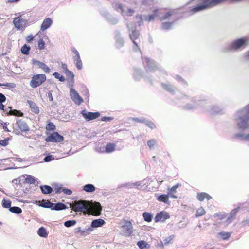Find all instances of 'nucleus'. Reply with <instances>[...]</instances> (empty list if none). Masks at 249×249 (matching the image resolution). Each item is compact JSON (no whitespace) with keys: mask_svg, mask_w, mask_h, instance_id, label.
<instances>
[{"mask_svg":"<svg viewBox=\"0 0 249 249\" xmlns=\"http://www.w3.org/2000/svg\"><path fill=\"white\" fill-rule=\"evenodd\" d=\"M181 99L186 101L190 100L193 103H187L184 106V108L187 110H194L201 108L204 111H207L211 114L214 115L223 113V109L216 105H207V102L205 99L196 100L192 97H189L185 95H182Z\"/></svg>","mask_w":249,"mask_h":249,"instance_id":"1","label":"nucleus"},{"mask_svg":"<svg viewBox=\"0 0 249 249\" xmlns=\"http://www.w3.org/2000/svg\"><path fill=\"white\" fill-rule=\"evenodd\" d=\"M142 62L146 74L144 76H143L140 69L134 68L133 76L136 80H139L143 77L146 81L152 84V79L149 77L148 75L149 74L155 73L157 71H158L162 74L166 73L165 71L160 67L154 61L148 57H145L143 58Z\"/></svg>","mask_w":249,"mask_h":249,"instance_id":"2","label":"nucleus"},{"mask_svg":"<svg viewBox=\"0 0 249 249\" xmlns=\"http://www.w3.org/2000/svg\"><path fill=\"white\" fill-rule=\"evenodd\" d=\"M238 128L244 131L249 127V104L238 110L234 115Z\"/></svg>","mask_w":249,"mask_h":249,"instance_id":"3","label":"nucleus"},{"mask_svg":"<svg viewBox=\"0 0 249 249\" xmlns=\"http://www.w3.org/2000/svg\"><path fill=\"white\" fill-rule=\"evenodd\" d=\"M249 44L247 37H242L235 39L222 49L223 53L238 52L242 50Z\"/></svg>","mask_w":249,"mask_h":249,"instance_id":"4","label":"nucleus"},{"mask_svg":"<svg viewBox=\"0 0 249 249\" xmlns=\"http://www.w3.org/2000/svg\"><path fill=\"white\" fill-rule=\"evenodd\" d=\"M126 26L129 31V36L130 39L133 43V50L135 52L140 51L137 41H139L140 33L136 29V25L134 23L127 24Z\"/></svg>","mask_w":249,"mask_h":249,"instance_id":"5","label":"nucleus"},{"mask_svg":"<svg viewBox=\"0 0 249 249\" xmlns=\"http://www.w3.org/2000/svg\"><path fill=\"white\" fill-rule=\"evenodd\" d=\"M70 207L76 212H85L89 210V201L85 200L75 201L70 203Z\"/></svg>","mask_w":249,"mask_h":249,"instance_id":"6","label":"nucleus"},{"mask_svg":"<svg viewBox=\"0 0 249 249\" xmlns=\"http://www.w3.org/2000/svg\"><path fill=\"white\" fill-rule=\"evenodd\" d=\"M46 80V76L44 74L34 75L30 82V85L33 88H36L42 84Z\"/></svg>","mask_w":249,"mask_h":249,"instance_id":"7","label":"nucleus"},{"mask_svg":"<svg viewBox=\"0 0 249 249\" xmlns=\"http://www.w3.org/2000/svg\"><path fill=\"white\" fill-rule=\"evenodd\" d=\"M102 207L99 202H95L90 204L89 202V210L87 212L94 216H99L101 214Z\"/></svg>","mask_w":249,"mask_h":249,"instance_id":"8","label":"nucleus"},{"mask_svg":"<svg viewBox=\"0 0 249 249\" xmlns=\"http://www.w3.org/2000/svg\"><path fill=\"white\" fill-rule=\"evenodd\" d=\"M160 12V17H159V19L160 20H172V21H176L178 18L176 15L175 12L174 11H170L167 12L165 13L164 15H162L163 13L162 12V10H159Z\"/></svg>","mask_w":249,"mask_h":249,"instance_id":"9","label":"nucleus"},{"mask_svg":"<svg viewBox=\"0 0 249 249\" xmlns=\"http://www.w3.org/2000/svg\"><path fill=\"white\" fill-rule=\"evenodd\" d=\"M114 8L117 11H120L123 14L127 16H131L134 12L133 9L130 8L126 9L122 4L119 3L115 4Z\"/></svg>","mask_w":249,"mask_h":249,"instance_id":"10","label":"nucleus"},{"mask_svg":"<svg viewBox=\"0 0 249 249\" xmlns=\"http://www.w3.org/2000/svg\"><path fill=\"white\" fill-rule=\"evenodd\" d=\"M64 140V137L59 135L57 132H54L49 136H48L45 141L46 142H60Z\"/></svg>","mask_w":249,"mask_h":249,"instance_id":"11","label":"nucleus"},{"mask_svg":"<svg viewBox=\"0 0 249 249\" xmlns=\"http://www.w3.org/2000/svg\"><path fill=\"white\" fill-rule=\"evenodd\" d=\"M70 96L72 101L77 105H79L83 102L82 98L78 93L72 88L70 89Z\"/></svg>","mask_w":249,"mask_h":249,"instance_id":"12","label":"nucleus"},{"mask_svg":"<svg viewBox=\"0 0 249 249\" xmlns=\"http://www.w3.org/2000/svg\"><path fill=\"white\" fill-rule=\"evenodd\" d=\"M81 113L87 121L95 119L100 116V113L98 112H87L86 110H83Z\"/></svg>","mask_w":249,"mask_h":249,"instance_id":"13","label":"nucleus"},{"mask_svg":"<svg viewBox=\"0 0 249 249\" xmlns=\"http://www.w3.org/2000/svg\"><path fill=\"white\" fill-rule=\"evenodd\" d=\"M100 13L109 23L114 25L118 22L119 20L117 18L112 17L107 11L103 10Z\"/></svg>","mask_w":249,"mask_h":249,"instance_id":"14","label":"nucleus"},{"mask_svg":"<svg viewBox=\"0 0 249 249\" xmlns=\"http://www.w3.org/2000/svg\"><path fill=\"white\" fill-rule=\"evenodd\" d=\"M169 218L170 215L169 213L164 211H162L157 213L155 217V221L156 222H163Z\"/></svg>","mask_w":249,"mask_h":249,"instance_id":"15","label":"nucleus"},{"mask_svg":"<svg viewBox=\"0 0 249 249\" xmlns=\"http://www.w3.org/2000/svg\"><path fill=\"white\" fill-rule=\"evenodd\" d=\"M26 21L25 19L21 18L20 17H18L14 18L13 24L17 30H20L25 25Z\"/></svg>","mask_w":249,"mask_h":249,"instance_id":"16","label":"nucleus"},{"mask_svg":"<svg viewBox=\"0 0 249 249\" xmlns=\"http://www.w3.org/2000/svg\"><path fill=\"white\" fill-rule=\"evenodd\" d=\"M32 63L34 65L37 66L39 68L41 69L45 73H49L50 69L45 64L34 58L32 59Z\"/></svg>","mask_w":249,"mask_h":249,"instance_id":"17","label":"nucleus"},{"mask_svg":"<svg viewBox=\"0 0 249 249\" xmlns=\"http://www.w3.org/2000/svg\"><path fill=\"white\" fill-rule=\"evenodd\" d=\"M115 45L117 48H120L124 46V39L121 37V33L119 31L115 32Z\"/></svg>","mask_w":249,"mask_h":249,"instance_id":"18","label":"nucleus"},{"mask_svg":"<svg viewBox=\"0 0 249 249\" xmlns=\"http://www.w3.org/2000/svg\"><path fill=\"white\" fill-rule=\"evenodd\" d=\"M4 112L8 116L13 115L19 117L23 116V113L22 112L16 109H12L11 107H8L7 108L4 109Z\"/></svg>","mask_w":249,"mask_h":249,"instance_id":"19","label":"nucleus"},{"mask_svg":"<svg viewBox=\"0 0 249 249\" xmlns=\"http://www.w3.org/2000/svg\"><path fill=\"white\" fill-rule=\"evenodd\" d=\"M124 231V235L126 236H129L133 231L132 224L130 221H126L125 224L122 226Z\"/></svg>","mask_w":249,"mask_h":249,"instance_id":"20","label":"nucleus"},{"mask_svg":"<svg viewBox=\"0 0 249 249\" xmlns=\"http://www.w3.org/2000/svg\"><path fill=\"white\" fill-rule=\"evenodd\" d=\"M16 123L19 129L21 132H25L29 130V127L25 121L20 119H18Z\"/></svg>","mask_w":249,"mask_h":249,"instance_id":"21","label":"nucleus"},{"mask_svg":"<svg viewBox=\"0 0 249 249\" xmlns=\"http://www.w3.org/2000/svg\"><path fill=\"white\" fill-rule=\"evenodd\" d=\"M53 24V20L50 18H45L40 26V31H44L51 27Z\"/></svg>","mask_w":249,"mask_h":249,"instance_id":"22","label":"nucleus"},{"mask_svg":"<svg viewBox=\"0 0 249 249\" xmlns=\"http://www.w3.org/2000/svg\"><path fill=\"white\" fill-rule=\"evenodd\" d=\"M160 12L158 9L155 10L154 13L149 15H144L143 18L146 21H150L153 20L155 18H159Z\"/></svg>","mask_w":249,"mask_h":249,"instance_id":"23","label":"nucleus"},{"mask_svg":"<svg viewBox=\"0 0 249 249\" xmlns=\"http://www.w3.org/2000/svg\"><path fill=\"white\" fill-rule=\"evenodd\" d=\"M105 224V221L102 219H97L93 220L91 223V226L93 228H97L103 226Z\"/></svg>","mask_w":249,"mask_h":249,"instance_id":"24","label":"nucleus"},{"mask_svg":"<svg viewBox=\"0 0 249 249\" xmlns=\"http://www.w3.org/2000/svg\"><path fill=\"white\" fill-rule=\"evenodd\" d=\"M67 208V206L65 204L62 202H58L56 203H54V205L53 206V207L52 208V210L55 211H60L65 210Z\"/></svg>","mask_w":249,"mask_h":249,"instance_id":"25","label":"nucleus"},{"mask_svg":"<svg viewBox=\"0 0 249 249\" xmlns=\"http://www.w3.org/2000/svg\"><path fill=\"white\" fill-rule=\"evenodd\" d=\"M197 198L200 201H202L204 199L210 200L212 199V197L207 193L205 192L198 193L197 194Z\"/></svg>","mask_w":249,"mask_h":249,"instance_id":"26","label":"nucleus"},{"mask_svg":"<svg viewBox=\"0 0 249 249\" xmlns=\"http://www.w3.org/2000/svg\"><path fill=\"white\" fill-rule=\"evenodd\" d=\"M27 103L29 104L31 110L36 114L39 112V109L36 104L32 101L28 100Z\"/></svg>","mask_w":249,"mask_h":249,"instance_id":"27","label":"nucleus"},{"mask_svg":"<svg viewBox=\"0 0 249 249\" xmlns=\"http://www.w3.org/2000/svg\"><path fill=\"white\" fill-rule=\"evenodd\" d=\"M40 188L42 193L44 194H49L51 193L53 191L52 188L47 185H41L40 186Z\"/></svg>","mask_w":249,"mask_h":249,"instance_id":"28","label":"nucleus"},{"mask_svg":"<svg viewBox=\"0 0 249 249\" xmlns=\"http://www.w3.org/2000/svg\"><path fill=\"white\" fill-rule=\"evenodd\" d=\"M162 88L167 90V91L169 92L171 94H175V88L170 84H164L162 83L161 84Z\"/></svg>","mask_w":249,"mask_h":249,"instance_id":"29","label":"nucleus"},{"mask_svg":"<svg viewBox=\"0 0 249 249\" xmlns=\"http://www.w3.org/2000/svg\"><path fill=\"white\" fill-rule=\"evenodd\" d=\"M95 187L92 184H87L83 186V190L87 193H92L95 191Z\"/></svg>","mask_w":249,"mask_h":249,"instance_id":"30","label":"nucleus"},{"mask_svg":"<svg viewBox=\"0 0 249 249\" xmlns=\"http://www.w3.org/2000/svg\"><path fill=\"white\" fill-rule=\"evenodd\" d=\"M155 196L159 201L165 203H167L168 201V196L167 195L162 194L158 196V194H155Z\"/></svg>","mask_w":249,"mask_h":249,"instance_id":"31","label":"nucleus"},{"mask_svg":"<svg viewBox=\"0 0 249 249\" xmlns=\"http://www.w3.org/2000/svg\"><path fill=\"white\" fill-rule=\"evenodd\" d=\"M37 234L40 237L44 238L46 237L48 235L47 231L43 227H41L39 228L37 231Z\"/></svg>","mask_w":249,"mask_h":249,"instance_id":"32","label":"nucleus"},{"mask_svg":"<svg viewBox=\"0 0 249 249\" xmlns=\"http://www.w3.org/2000/svg\"><path fill=\"white\" fill-rule=\"evenodd\" d=\"M175 21H172L170 22H165L162 23L161 28L165 30H170L172 28Z\"/></svg>","mask_w":249,"mask_h":249,"instance_id":"33","label":"nucleus"},{"mask_svg":"<svg viewBox=\"0 0 249 249\" xmlns=\"http://www.w3.org/2000/svg\"><path fill=\"white\" fill-rule=\"evenodd\" d=\"M9 210L10 212L17 214H20L22 211L20 207L17 206L10 207Z\"/></svg>","mask_w":249,"mask_h":249,"instance_id":"34","label":"nucleus"},{"mask_svg":"<svg viewBox=\"0 0 249 249\" xmlns=\"http://www.w3.org/2000/svg\"><path fill=\"white\" fill-rule=\"evenodd\" d=\"M54 203L51 202L49 201H43L42 203L39 205L40 206L43 208H52L53 207Z\"/></svg>","mask_w":249,"mask_h":249,"instance_id":"35","label":"nucleus"},{"mask_svg":"<svg viewBox=\"0 0 249 249\" xmlns=\"http://www.w3.org/2000/svg\"><path fill=\"white\" fill-rule=\"evenodd\" d=\"M115 145L114 143H107L105 148V151L107 153H111L115 150Z\"/></svg>","mask_w":249,"mask_h":249,"instance_id":"36","label":"nucleus"},{"mask_svg":"<svg viewBox=\"0 0 249 249\" xmlns=\"http://www.w3.org/2000/svg\"><path fill=\"white\" fill-rule=\"evenodd\" d=\"M142 216L144 220L147 222H150L152 220L153 215L149 213L144 212Z\"/></svg>","mask_w":249,"mask_h":249,"instance_id":"37","label":"nucleus"},{"mask_svg":"<svg viewBox=\"0 0 249 249\" xmlns=\"http://www.w3.org/2000/svg\"><path fill=\"white\" fill-rule=\"evenodd\" d=\"M206 213V211L203 207H200L198 208L195 214V217L197 218L200 216L204 215Z\"/></svg>","mask_w":249,"mask_h":249,"instance_id":"38","label":"nucleus"},{"mask_svg":"<svg viewBox=\"0 0 249 249\" xmlns=\"http://www.w3.org/2000/svg\"><path fill=\"white\" fill-rule=\"evenodd\" d=\"M30 47L26 44H24L21 48V52L22 54L27 55L29 53Z\"/></svg>","mask_w":249,"mask_h":249,"instance_id":"39","label":"nucleus"},{"mask_svg":"<svg viewBox=\"0 0 249 249\" xmlns=\"http://www.w3.org/2000/svg\"><path fill=\"white\" fill-rule=\"evenodd\" d=\"M73 61L75 63L77 68L78 70H81L82 68V63L80 57L73 58Z\"/></svg>","mask_w":249,"mask_h":249,"instance_id":"40","label":"nucleus"},{"mask_svg":"<svg viewBox=\"0 0 249 249\" xmlns=\"http://www.w3.org/2000/svg\"><path fill=\"white\" fill-rule=\"evenodd\" d=\"M25 182L29 184H34L36 181V178L34 177L27 175H26V177L25 179Z\"/></svg>","mask_w":249,"mask_h":249,"instance_id":"41","label":"nucleus"},{"mask_svg":"<svg viewBox=\"0 0 249 249\" xmlns=\"http://www.w3.org/2000/svg\"><path fill=\"white\" fill-rule=\"evenodd\" d=\"M147 144L150 150H153L155 149V146L156 144V141L154 139H150L147 141Z\"/></svg>","mask_w":249,"mask_h":249,"instance_id":"42","label":"nucleus"},{"mask_svg":"<svg viewBox=\"0 0 249 249\" xmlns=\"http://www.w3.org/2000/svg\"><path fill=\"white\" fill-rule=\"evenodd\" d=\"M11 202L10 200L3 199L2 201V206L5 208H9L11 207Z\"/></svg>","mask_w":249,"mask_h":249,"instance_id":"43","label":"nucleus"},{"mask_svg":"<svg viewBox=\"0 0 249 249\" xmlns=\"http://www.w3.org/2000/svg\"><path fill=\"white\" fill-rule=\"evenodd\" d=\"M76 223V221L75 220H70L65 221L64 223V225L66 227H71L74 226Z\"/></svg>","mask_w":249,"mask_h":249,"instance_id":"44","label":"nucleus"},{"mask_svg":"<svg viewBox=\"0 0 249 249\" xmlns=\"http://www.w3.org/2000/svg\"><path fill=\"white\" fill-rule=\"evenodd\" d=\"M218 234L223 240L228 239L231 235V232H226L224 231L220 232Z\"/></svg>","mask_w":249,"mask_h":249,"instance_id":"45","label":"nucleus"},{"mask_svg":"<svg viewBox=\"0 0 249 249\" xmlns=\"http://www.w3.org/2000/svg\"><path fill=\"white\" fill-rule=\"evenodd\" d=\"M137 244L140 249H146L147 246L148 245V244L144 241H138Z\"/></svg>","mask_w":249,"mask_h":249,"instance_id":"46","label":"nucleus"},{"mask_svg":"<svg viewBox=\"0 0 249 249\" xmlns=\"http://www.w3.org/2000/svg\"><path fill=\"white\" fill-rule=\"evenodd\" d=\"M245 134L243 133H239L235 134L233 136V138L235 139H238L240 140H245Z\"/></svg>","mask_w":249,"mask_h":249,"instance_id":"47","label":"nucleus"},{"mask_svg":"<svg viewBox=\"0 0 249 249\" xmlns=\"http://www.w3.org/2000/svg\"><path fill=\"white\" fill-rule=\"evenodd\" d=\"M239 209H240V207H237L231 210L229 216L234 219Z\"/></svg>","mask_w":249,"mask_h":249,"instance_id":"48","label":"nucleus"},{"mask_svg":"<svg viewBox=\"0 0 249 249\" xmlns=\"http://www.w3.org/2000/svg\"><path fill=\"white\" fill-rule=\"evenodd\" d=\"M64 73L68 77L71 78V82H74V75L72 72L69 70H67V71H64Z\"/></svg>","mask_w":249,"mask_h":249,"instance_id":"49","label":"nucleus"},{"mask_svg":"<svg viewBox=\"0 0 249 249\" xmlns=\"http://www.w3.org/2000/svg\"><path fill=\"white\" fill-rule=\"evenodd\" d=\"M142 181H138L134 183H131V184H127L126 185V186L129 187L130 188H134V187H139L141 185H142Z\"/></svg>","mask_w":249,"mask_h":249,"instance_id":"50","label":"nucleus"},{"mask_svg":"<svg viewBox=\"0 0 249 249\" xmlns=\"http://www.w3.org/2000/svg\"><path fill=\"white\" fill-rule=\"evenodd\" d=\"M53 75L54 76L55 78L58 79L61 82H64L65 80V77L63 75L60 74L57 72H54L53 74Z\"/></svg>","mask_w":249,"mask_h":249,"instance_id":"51","label":"nucleus"},{"mask_svg":"<svg viewBox=\"0 0 249 249\" xmlns=\"http://www.w3.org/2000/svg\"><path fill=\"white\" fill-rule=\"evenodd\" d=\"M136 20L137 21L138 24L139 26L143 24V18L142 15H137L135 17Z\"/></svg>","mask_w":249,"mask_h":249,"instance_id":"52","label":"nucleus"},{"mask_svg":"<svg viewBox=\"0 0 249 249\" xmlns=\"http://www.w3.org/2000/svg\"><path fill=\"white\" fill-rule=\"evenodd\" d=\"M240 224L241 227H247L249 226V218H246L243 219V220L240 222Z\"/></svg>","mask_w":249,"mask_h":249,"instance_id":"53","label":"nucleus"},{"mask_svg":"<svg viewBox=\"0 0 249 249\" xmlns=\"http://www.w3.org/2000/svg\"><path fill=\"white\" fill-rule=\"evenodd\" d=\"M145 124L148 127L152 129L155 128L156 127L154 123L150 121L146 120Z\"/></svg>","mask_w":249,"mask_h":249,"instance_id":"54","label":"nucleus"},{"mask_svg":"<svg viewBox=\"0 0 249 249\" xmlns=\"http://www.w3.org/2000/svg\"><path fill=\"white\" fill-rule=\"evenodd\" d=\"M180 186V184L178 183L177 184L173 186L170 189H168V192L175 193L176 192V190L177 188Z\"/></svg>","mask_w":249,"mask_h":249,"instance_id":"55","label":"nucleus"},{"mask_svg":"<svg viewBox=\"0 0 249 249\" xmlns=\"http://www.w3.org/2000/svg\"><path fill=\"white\" fill-rule=\"evenodd\" d=\"M45 43L42 39H40L38 42V47L39 50H41L44 48Z\"/></svg>","mask_w":249,"mask_h":249,"instance_id":"56","label":"nucleus"},{"mask_svg":"<svg viewBox=\"0 0 249 249\" xmlns=\"http://www.w3.org/2000/svg\"><path fill=\"white\" fill-rule=\"evenodd\" d=\"M62 190V185L61 184H56L54 187V191L56 193H60Z\"/></svg>","mask_w":249,"mask_h":249,"instance_id":"57","label":"nucleus"},{"mask_svg":"<svg viewBox=\"0 0 249 249\" xmlns=\"http://www.w3.org/2000/svg\"><path fill=\"white\" fill-rule=\"evenodd\" d=\"M46 129L49 130H54L55 129V126L52 122H50L46 126Z\"/></svg>","mask_w":249,"mask_h":249,"instance_id":"58","label":"nucleus"},{"mask_svg":"<svg viewBox=\"0 0 249 249\" xmlns=\"http://www.w3.org/2000/svg\"><path fill=\"white\" fill-rule=\"evenodd\" d=\"M240 209H242L243 210H247V211H249V202H246L243 204L242 207H240Z\"/></svg>","mask_w":249,"mask_h":249,"instance_id":"59","label":"nucleus"},{"mask_svg":"<svg viewBox=\"0 0 249 249\" xmlns=\"http://www.w3.org/2000/svg\"><path fill=\"white\" fill-rule=\"evenodd\" d=\"M62 192L64 193V194L67 195H71L72 193V191L68 188H63L62 190Z\"/></svg>","mask_w":249,"mask_h":249,"instance_id":"60","label":"nucleus"},{"mask_svg":"<svg viewBox=\"0 0 249 249\" xmlns=\"http://www.w3.org/2000/svg\"><path fill=\"white\" fill-rule=\"evenodd\" d=\"M54 159L53 158V156L52 155H48L47 156H46L44 158V161L46 162H50L51 161V160H53Z\"/></svg>","mask_w":249,"mask_h":249,"instance_id":"61","label":"nucleus"},{"mask_svg":"<svg viewBox=\"0 0 249 249\" xmlns=\"http://www.w3.org/2000/svg\"><path fill=\"white\" fill-rule=\"evenodd\" d=\"M133 120L136 122H139V123H144L146 121V119L143 118V117H142V118H134L133 119Z\"/></svg>","mask_w":249,"mask_h":249,"instance_id":"62","label":"nucleus"},{"mask_svg":"<svg viewBox=\"0 0 249 249\" xmlns=\"http://www.w3.org/2000/svg\"><path fill=\"white\" fill-rule=\"evenodd\" d=\"M8 144V140L4 139L0 140V145L3 146H7Z\"/></svg>","mask_w":249,"mask_h":249,"instance_id":"63","label":"nucleus"},{"mask_svg":"<svg viewBox=\"0 0 249 249\" xmlns=\"http://www.w3.org/2000/svg\"><path fill=\"white\" fill-rule=\"evenodd\" d=\"M243 57L249 62V50L244 53Z\"/></svg>","mask_w":249,"mask_h":249,"instance_id":"64","label":"nucleus"}]
</instances>
